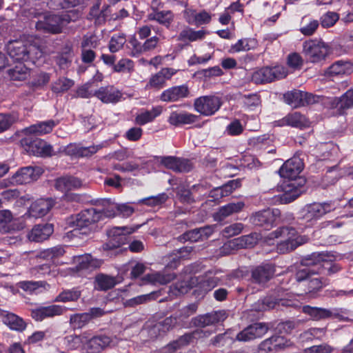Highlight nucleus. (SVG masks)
<instances>
[{
	"label": "nucleus",
	"instance_id": "37",
	"mask_svg": "<svg viewBox=\"0 0 353 353\" xmlns=\"http://www.w3.org/2000/svg\"><path fill=\"white\" fill-rule=\"evenodd\" d=\"M150 21H155L167 29H170L174 19V14L171 10H159L152 8V12L148 14Z\"/></svg>",
	"mask_w": 353,
	"mask_h": 353
},
{
	"label": "nucleus",
	"instance_id": "26",
	"mask_svg": "<svg viewBox=\"0 0 353 353\" xmlns=\"http://www.w3.org/2000/svg\"><path fill=\"white\" fill-rule=\"evenodd\" d=\"M279 126L289 125L293 128L303 129L310 126V121L306 117L299 112L288 114L283 119L276 121Z\"/></svg>",
	"mask_w": 353,
	"mask_h": 353
},
{
	"label": "nucleus",
	"instance_id": "18",
	"mask_svg": "<svg viewBox=\"0 0 353 353\" xmlns=\"http://www.w3.org/2000/svg\"><path fill=\"white\" fill-rule=\"evenodd\" d=\"M63 18L59 14L46 15L36 23L35 28L44 33L59 34L62 32Z\"/></svg>",
	"mask_w": 353,
	"mask_h": 353
},
{
	"label": "nucleus",
	"instance_id": "55",
	"mask_svg": "<svg viewBox=\"0 0 353 353\" xmlns=\"http://www.w3.org/2000/svg\"><path fill=\"white\" fill-rule=\"evenodd\" d=\"M126 42L125 37L123 34H114L111 37L108 48L112 53L119 51Z\"/></svg>",
	"mask_w": 353,
	"mask_h": 353
},
{
	"label": "nucleus",
	"instance_id": "15",
	"mask_svg": "<svg viewBox=\"0 0 353 353\" xmlns=\"http://www.w3.org/2000/svg\"><path fill=\"white\" fill-rule=\"evenodd\" d=\"M191 283L195 284V289L193 291L194 296L199 299H203L205 296L221 281V279L215 276L205 275L202 277H192Z\"/></svg>",
	"mask_w": 353,
	"mask_h": 353
},
{
	"label": "nucleus",
	"instance_id": "51",
	"mask_svg": "<svg viewBox=\"0 0 353 353\" xmlns=\"http://www.w3.org/2000/svg\"><path fill=\"white\" fill-rule=\"evenodd\" d=\"M210 332H204L201 329H196L193 332L185 333L183 335L181 336L178 339L179 343L182 345V346H185L189 345L192 341L195 339H198L201 337L203 335L209 336L210 335Z\"/></svg>",
	"mask_w": 353,
	"mask_h": 353
},
{
	"label": "nucleus",
	"instance_id": "29",
	"mask_svg": "<svg viewBox=\"0 0 353 353\" xmlns=\"http://www.w3.org/2000/svg\"><path fill=\"white\" fill-rule=\"evenodd\" d=\"M209 34L210 32L203 28L196 30L190 26H185L179 32L177 41L184 43L203 41Z\"/></svg>",
	"mask_w": 353,
	"mask_h": 353
},
{
	"label": "nucleus",
	"instance_id": "44",
	"mask_svg": "<svg viewBox=\"0 0 353 353\" xmlns=\"http://www.w3.org/2000/svg\"><path fill=\"white\" fill-rule=\"evenodd\" d=\"M353 71V65L349 61H337L332 64L327 69V74L330 76L347 75Z\"/></svg>",
	"mask_w": 353,
	"mask_h": 353
},
{
	"label": "nucleus",
	"instance_id": "11",
	"mask_svg": "<svg viewBox=\"0 0 353 353\" xmlns=\"http://www.w3.org/2000/svg\"><path fill=\"white\" fill-rule=\"evenodd\" d=\"M131 230L127 227H113L107 230L108 239L103 244L104 251H112L120 248L130 241Z\"/></svg>",
	"mask_w": 353,
	"mask_h": 353
},
{
	"label": "nucleus",
	"instance_id": "3",
	"mask_svg": "<svg viewBox=\"0 0 353 353\" xmlns=\"http://www.w3.org/2000/svg\"><path fill=\"white\" fill-rule=\"evenodd\" d=\"M325 256L322 253H312L308 259V261H311L309 265L296 272L298 279L303 280L312 273H319L327 277L341 270L342 268L339 264L325 259Z\"/></svg>",
	"mask_w": 353,
	"mask_h": 353
},
{
	"label": "nucleus",
	"instance_id": "45",
	"mask_svg": "<svg viewBox=\"0 0 353 353\" xmlns=\"http://www.w3.org/2000/svg\"><path fill=\"white\" fill-rule=\"evenodd\" d=\"M306 17H303L301 21V26L299 29L300 32L305 36L310 37L313 35L319 27L320 23L317 19L309 18L307 21Z\"/></svg>",
	"mask_w": 353,
	"mask_h": 353
},
{
	"label": "nucleus",
	"instance_id": "61",
	"mask_svg": "<svg viewBox=\"0 0 353 353\" xmlns=\"http://www.w3.org/2000/svg\"><path fill=\"white\" fill-rule=\"evenodd\" d=\"M65 251L63 245H59L50 248H48L41 252V255L43 258L54 259L62 256L65 254Z\"/></svg>",
	"mask_w": 353,
	"mask_h": 353
},
{
	"label": "nucleus",
	"instance_id": "36",
	"mask_svg": "<svg viewBox=\"0 0 353 353\" xmlns=\"http://www.w3.org/2000/svg\"><path fill=\"white\" fill-rule=\"evenodd\" d=\"M54 232V226L50 223L36 225L28 235L29 239L35 242H42L48 239Z\"/></svg>",
	"mask_w": 353,
	"mask_h": 353
},
{
	"label": "nucleus",
	"instance_id": "31",
	"mask_svg": "<svg viewBox=\"0 0 353 353\" xmlns=\"http://www.w3.org/2000/svg\"><path fill=\"white\" fill-rule=\"evenodd\" d=\"M261 307L260 310H267L276 308L281 309V307H288L291 305L292 301L288 299H281L279 297L276 291H272L261 300Z\"/></svg>",
	"mask_w": 353,
	"mask_h": 353
},
{
	"label": "nucleus",
	"instance_id": "39",
	"mask_svg": "<svg viewBox=\"0 0 353 353\" xmlns=\"http://www.w3.org/2000/svg\"><path fill=\"white\" fill-rule=\"evenodd\" d=\"M162 107L161 105L153 106L150 110L142 109L141 112L135 117V123L140 125H144L151 123L162 113Z\"/></svg>",
	"mask_w": 353,
	"mask_h": 353
},
{
	"label": "nucleus",
	"instance_id": "9",
	"mask_svg": "<svg viewBox=\"0 0 353 353\" xmlns=\"http://www.w3.org/2000/svg\"><path fill=\"white\" fill-rule=\"evenodd\" d=\"M20 143L30 155L47 157L52 154V146L41 139L26 135L20 140Z\"/></svg>",
	"mask_w": 353,
	"mask_h": 353
},
{
	"label": "nucleus",
	"instance_id": "25",
	"mask_svg": "<svg viewBox=\"0 0 353 353\" xmlns=\"http://www.w3.org/2000/svg\"><path fill=\"white\" fill-rule=\"evenodd\" d=\"M330 105L336 110L338 114H345L348 110L353 108V88L347 90L339 97H334Z\"/></svg>",
	"mask_w": 353,
	"mask_h": 353
},
{
	"label": "nucleus",
	"instance_id": "4",
	"mask_svg": "<svg viewBox=\"0 0 353 353\" xmlns=\"http://www.w3.org/2000/svg\"><path fill=\"white\" fill-rule=\"evenodd\" d=\"M336 205L333 201L314 202L307 204L303 210L300 224L305 228L314 226L324 215L336 210Z\"/></svg>",
	"mask_w": 353,
	"mask_h": 353
},
{
	"label": "nucleus",
	"instance_id": "13",
	"mask_svg": "<svg viewBox=\"0 0 353 353\" xmlns=\"http://www.w3.org/2000/svg\"><path fill=\"white\" fill-rule=\"evenodd\" d=\"M228 316L227 310H219L193 317L191 320V323L196 327L203 328L223 323L228 319Z\"/></svg>",
	"mask_w": 353,
	"mask_h": 353
},
{
	"label": "nucleus",
	"instance_id": "17",
	"mask_svg": "<svg viewBox=\"0 0 353 353\" xmlns=\"http://www.w3.org/2000/svg\"><path fill=\"white\" fill-rule=\"evenodd\" d=\"M43 173L39 166H26L19 168L12 176V180L17 184L23 185L37 181Z\"/></svg>",
	"mask_w": 353,
	"mask_h": 353
},
{
	"label": "nucleus",
	"instance_id": "52",
	"mask_svg": "<svg viewBox=\"0 0 353 353\" xmlns=\"http://www.w3.org/2000/svg\"><path fill=\"white\" fill-rule=\"evenodd\" d=\"M161 295V291H154L147 294H143L134 297L129 301L130 305L135 306L145 303L151 300H157Z\"/></svg>",
	"mask_w": 353,
	"mask_h": 353
},
{
	"label": "nucleus",
	"instance_id": "54",
	"mask_svg": "<svg viewBox=\"0 0 353 353\" xmlns=\"http://www.w3.org/2000/svg\"><path fill=\"white\" fill-rule=\"evenodd\" d=\"M192 285L194 284L190 280L189 281H179L170 286V291L175 296L185 294L193 288Z\"/></svg>",
	"mask_w": 353,
	"mask_h": 353
},
{
	"label": "nucleus",
	"instance_id": "47",
	"mask_svg": "<svg viewBox=\"0 0 353 353\" xmlns=\"http://www.w3.org/2000/svg\"><path fill=\"white\" fill-rule=\"evenodd\" d=\"M74 84L73 80L66 77H60L52 83V91L56 94L63 93L69 90Z\"/></svg>",
	"mask_w": 353,
	"mask_h": 353
},
{
	"label": "nucleus",
	"instance_id": "8",
	"mask_svg": "<svg viewBox=\"0 0 353 353\" xmlns=\"http://www.w3.org/2000/svg\"><path fill=\"white\" fill-rule=\"evenodd\" d=\"M303 52L307 61L312 63L324 61L329 54V46L324 41L310 39L303 43Z\"/></svg>",
	"mask_w": 353,
	"mask_h": 353
},
{
	"label": "nucleus",
	"instance_id": "2",
	"mask_svg": "<svg viewBox=\"0 0 353 353\" xmlns=\"http://www.w3.org/2000/svg\"><path fill=\"white\" fill-rule=\"evenodd\" d=\"M279 238L285 239L279 242L276 246V252L281 254L292 252L310 240L308 236L299 234L298 231L291 226L279 227L268 235V239L270 240Z\"/></svg>",
	"mask_w": 353,
	"mask_h": 353
},
{
	"label": "nucleus",
	"instance_id": "22",
	"mask_svg": "<svg viewBox=\"0 0 353 353\" xmlns=\"http://www.w3.org/2000/svg\"><path fill=\"white\" fill-rule=\"evenodd\" d=\"M177 70L171 68H163L158 72L151 76L145 85V89L159 90L166 85V81L170 80Z\"/></svg>",
	"mask_w": 353,
	"mask_h": 353
},
{
	"label": "nucleus",
	"instance_id": "35",
	"mask_svg": "<svg viewBox=\"0 0 353 353\" xmlns=\"http://www.w3.org/2000/svg\"><path fill=\"white\" fill-rule=\"evenodd\" d=\"M55 203L56 201L52 198H41L32 203L30 211L33 216L42 217L49 212Z\"/></svg>",
	"mask_w": 353,
	"mask_h": 353
},
{
	"label": "nucleus",
	"instance_id": "27",
	"mask_svg": "<svg viewBox=\"0 0 353 353\" xmlns=\"http://www.w3.org/2000/svg\"><path fill=\"white\" fill-rule=\"evenodd\" d=\"M244 207L245 203L243 201L229 203L219 208L212 215L213 219L216 222H222L227 217L241 212Z\"/></svg>",
	"mask_w": 353,
	"mask_h": 353
},
{
	"label": "nucleus",
	"instance_id": "24",
	"mask_svg": "<svg viewBox=\"0 0 353 353\" xmlns=\"http://www.w3.org/2000/svg\"><path fill=\"white\" fill-rule=\"evenodd\" d=\"M93 96L104 103H116L122 97L121 92L112 85L100 87Z\"/></svg>",
	"mask_w": 353,
	"mask_h": 353
},
{
	"label": "nucleus",
	"instance_id": "33",
	"mask_svg": "<svg viewBox=\"0 0 353 353\" xmlns=\"http://www.w3.org/2000/svg\"><path fill=\"white\" fill-rule=\"evenodd\" d=\"M0 318L12 330L21 332L26 327V323L22 318L9 311L0 309Z\"/></svg>",
	"mask_w": 353,
	"mask_h": 353
},
{
	"label": "nucleus",
	"instance_id": "59",
	"mask_svg": "<svg viewBox=\"0 0 353 353\" xmlns=\"http://www.w3.org/2000/svg\"><path fill=\"white\" fill-rule=\"evenodd\" d=\"M287 64L290 68L299 70L303 65V59L298 52H292L288 55Z\"/></svg>",
	"mask_w": 353,
	"mask_h": 353
},
{
	"label": "nucleus",
	"instance_id": "34",
	"mask_svg": "<svg viewBox=\"0 0 353 353\" xmlns=\"http://www.w3.org/2000/svg\"><path fill=\"white\" fill-rule=\"evenodd\" d=\"M200 119L199 115L194 114L188 112H178L176 111L171 112L168 117V122L175 127L192 124L198 121Z\"/></svg>",
	"mask_w": 353,
	"mask_h": 353
},
{
	"label": "nucleus",
	"instance_id": "1",
	"mask_svg": "<svg viewBox=\"0 0 353 353\" xmlns=\"http://www.w3.org/2000/svg\"><path fill=\"white\" fill-rule=\"evenodd\" d=\"M302 160L297 157L287 160L279 170L281 177L288 179L283 186V194L281 200L284 203L294 201L304 192L305 181L298 176L303 169Z\"/></svg>",
	"mask_w": 353,
	"mask_h": 353
},
{
	"label": "nucleus",
	"instance_id": "28",
	"mask_svg": "<svg viewBox=\"0 0 353 353\" xmlns=\"http://www.w3.org/2000/svg\"><path fill=\"white\" fill-rule=\"evenodd\" d=\"M335 311H336V310H335ZM302 312L310 316L314 321L326 319L332 316L341 319V315L337 312H333L330 310L326 308L312 307L309 305L303 306Z\"/></svg>",
	"mask_w": 353,
	"mask_h": 353
},
{
	"label": "nucleus",
	"instance_id": "58",
	"mask_svg": "<svg viewBox=\"0 0 353 353\" xmlns=\"http://www.w3.org/2000/svg\"><path fill=\"white\" fill-rule=\"evenodd\" d=\"M46 282L44 281H23L19 283V287L23 291L32 294L37 290L45 286Z\"/></svg>",
	"mask_w": 353,
	"mask_h": 353
},
{
	"label": "nucleus",
	"instance_id": "10",
	"mask_svg": "<svg viewBox=\"0 0 353 353\" xmlns=\"http://www.w3.org/2000/svg\"><path fill=\"white\" fill-rule=\"evenodd\" d=\"M287 75V69L283 65L265 66L255 70L252 79L256 84H265L283 79Z\"/></svg>",
	"mask_w": 353,
	"mask_h": 353
},
{
	"label": "nucleus",
	"instance_id": "19",
	"mask_svg": "<svg viewBox=\"0 0 353 353\" xmlns=\"http://www.w3.org/2000/svg\"><path fill=\"white\" fill-rule=\"evenodd\" d=\"M190 97V90L187 84L174 85L163 90L159 99L165 103L181 101Z\"/></svg>",
	"mask_w": 353,
	"mask_h": 353
},
{
	"label": "nucleus",
	"instance_id": "53",
	"mask_svg": "<svg viewBox=\"0 0 353 353\" xmlns=\"http://www.w3.org/2000/svg\"><path fill=\"white\" fill-rule=\"evenodd\" d=\"M28 70V68L19 62V65L8 70V74L12 80L22 81L26 79Z\"/></svg>",
	"mask_w": 353,
	"mask_h": 353
},
{
	"label": "nucleus",
	"instance_id": "63",
	"mask_svg": "<svg viewBox=\"0 0 353 353\" xmlns=\"http://www.w3.org/2000/svg\"><path fill=\"white\" fill-rule=\"evenodd\" d=\"M12 219V214L10 210H0V232H7L9 231V223Z\"/></svg>",
	"mask_w": 353,
	"mask_h": 353
},
{
	"label": "nucleus",
	"instance_id": "16",
	"mask_svg": "<svg viewBox=\"0 0 353 353\" xmlns=\"http://www.w3.org/2000/svg\"><path fill=\"white\" fill-rule=\"evenodd\" d=\"M268 331V327L263 323L251 324L238 333L235 332L236 341L249 342L258 338H261Z\"/></svg>",
	"mask_w": 353,
	"mask_h": 353
},
{
	"label": "nucleus",
	"instance_id": "30",
	"mask_svg": "<svg viewBox=\"0 0 353 353\" xmlns=\"http://www.w3.org/2000/svg\"><path fill=\"white\" fill-rule=\"evenodd\" d=\"M81 186V180L70 175L57 178L54 184L56 190L65 193L72 190L79 189Z\"/></svg>",
	"mask_w": 353,
	"mask_h": 353
},
{
	"label": "nucleus",
	"instance_id": "40",
	"mask_svg": "<svg viewBox=\"0 0 353 353\" xmlns=\"http://www.w3.org/2000/svg\"><path fill=\"white\" fill-rule=\"evenodd\" d=\"M241 186V179H232L228 181L226 183L223 185L221 187L215 188L211 191L210 194L212 197H214L216 199L222 198L231 194L234 190Z\"/></svg>",
	"mask_w": 353,
	"mask_h": 353
},
{
	"label": "nucleus",
	"instance_id": "7",
	"mask_svg": "<svg viewBox=\"0 0 353 353\" xmlns=\"http://www.w3.org/2000/svg\"><path fill=\"white\" fill-rule=\"evenodd\" d=\"M281 219V211L277 208H268L253 212L250 216V222L255 228L270 231L276 226Z\"/></svg>",
	"mask_w": 353,
	"mask_h": 353
},
{
	"label": "nucleus",
	"instance_id": "49",
	"mask_svg": "<svg viewBox=\"0 0 353 353\" xmlns=\"http://www.w3.org/2000/svg\"><path fill=\"white\" fill-rule=\"evenodd\" d=\"M81 296V292L76 288L62 291L56 296L54 301L66 303L68 301H76Z\"/></svg>",
	"mask_w": 353,
	"mask_h": 353
},
{
	"label": "nucleus",
	"instance_id": "38",
	"mask_svg": "<svg viewBox=\"0 0 353 353\" xmlns=\"http://www.w3.org/2000/svg\"><path fill=\"white\" fill-rule=\"evenodd\" d=\"M296 280L298 282H302L307 281V290L308 292H314L320 290L323 287L327 285L330 283L329 279L327 277L323 276L319 273L310 274L308 276L303 280H299L295 274Z\"/></svg>",
	"mask_w": 353,
	"mask_h": 353
},
{
	"label": "nucleus",
	"instance_id": "20",
	"mask_svg": "<svg viewBox=\"0 0 353 353\" xmlns=\"http://www.w3.org/2000/svg\"><path fill=\"white\" fill-rule=\"evenodd\" d=\"M161 163L175 172H189L194 168V163L188 159L174 156L162 157Z\"/></svg>",
	"mask_w": 353,
	"mask_h": 353
},
{
	"label": "nucleus",
	"instance_id": "64",
	"mask_svg": "<svg viewBox=\"0 0 353 353\" xmlns=\"http://www.w3.org/2000/svg\"><path fill=\"white\" fill-rule=\"evenodd\" d=\"M99 147L98 145H90L88 147H77L73 154L77 157H89L95 154Z\"/></svg>",
	"mask_w": 353,
	"mask_h": 353
},
{
	"label": "nucleus",
	"instance_id": "46",
	"mask_svg": "<svg viewBox=\"0 0 353 353\" xmlns=\"http://www.w3.org/2000/svg\"><path fill=\"white\" fill-rule=\"evenodd\" d=\"M116 285L114 277L105 274H99L95 279V288L97 290L106 291Z\"/></svg>",
	"mask_w": 353,
	"mask_h": 353
},
{
	"label": "nucleus",
	"instance_id": "56",
	"mask_svg": "<svg viewBox=\"0 0 353 353\" xmlns=\"http://www.w3.org/2000/svg\"><path fill=\"white\" fill-rule=\"evenodd\" d=\"M143 43L138 41V39L132 36L129 39L127 47L130 49V55L132 57H138L141 54L144 53Z\"/></svg>",
	"mask_w": 353,
	"mask_h": 353
},
{
	"label": "nucleus",
	"instance_id": "57",
	"mask_svg": "<svg viewBox=\"0 0 353 353\" xmlns=\"http://www.w3.org/2000/svg\"><path fill=\"white\" fill-rule=\"evenodd\" d=\"M339 19V14L335 12L328 11L324 14L320 19V24L323 28H331L334 26Z\"/></svg>",
	"mask_w": 353,
	"mask_h": 353
},
{
	"label": "nucleus",
	"instance_id": "43",
	"mask_svg": "<svg viewBox=\"0 0 353 353\" xmlns=\"http://www.w3.org/2000/svg\"><path fill=\"white\" fill-rule=\"evenodd\" d=\"M176 277V274L174 272H155L146 274L143 277V281L152 284L159 283L165 285L174 280Z\"/></svg>",
	"mask_w": 353,
	"mask_h": 353
},
{
	"label": "nucleus",
	"instance_id": "32",
	"mask_svg": "<svg viewBox=\"0 0 353 353\" xmlns=\"http://www.w3.org/2000/svg\"><path fill=\"white\" fill-rule=\"evenodd\" d=\"M59 124V121L50 119L39 121L23 130L25 135H44L50 133L53 128Z\"/></svg>",
	"mask_w": 353,
	"mask_h": 353
},
{
	"label": "nucleus",
	"instance_id": "48",
	"mask_svg": "<svg viewBox=\"0 0 353 353\" xmlns=\"http://www.w3.org/2000/svg\"><path fill=\"white\" fill-rule=\"evenodd\" d=\"M90 316L86 312L70 315V324L72 329H81L90 322Z\"/></svg>",
	"mask_w": 353,
	"mask_h": 353
},
{
	"label": "nucleus",
	"instance_id": "41",
	"mask_svg": "<svg viewBox=\"0 0 353 353\" xmlns=\"http://www.w3.org/2000/svg\"><path fill=\"white\" fill-rule=\"evenodd\" d=\"M111 342V338L106 335L94 336L88 341V349L92 353H98L107 347Z\"/></svg>",
	"mask_w": 353,
	"mask_h": 353
},
{
	"label": "nucleus",
	"instance_id": "6",
	"mask_svg": "<svg viewBox=\"0 0 353 353\" xmlns=\"http://www.w3.org/2000/svg\"><path fill=\"white\" fill-rule=\"evenodd\" d=\"M103 212L90 208L81 210L77 214L72 221L73 232L77 234L88 236L92 231V228L96 223L102 219Z\"/></svg>",
	"mask_w": 353,
	"mask_h": 353
},
{
	"label": "nucleus",
	"instance_id": "62",
	"mask_svg": "<svg viewBox=\"0 0 353 353\" xmlns=\"http://www.w3.org/2000/svg\"><path fill=\"white\" fill-rule=\"evenodd\" d=\"M176 323V319L172 316L166 317L162 321L157 323L154 330H157L159 332H161L163 333H166L172 329Z\"/></svg>",
	"mask_w": 353,
	"mask_h": 353
},
{
	"label": "nucleus",
	"instance_id": "42",
	"mask_svg": "<svg viewBox=\"0 0 353 353\" xmlns=\"http://www.w3.org/2000/svg\"><path fill=\"white\" fill-rule=\"evenodd\" d=\"M235 341V332L232 329H228L225 332L219 334L211 339V343L219 347H230Z\"/></svg>",
	"mask_w": 353,
	"mask_h": 353
},
{
	"label": "nucleus",
	"instance_id": "23",
	"mask_svg": "<svg viewBox=\"0 0 353 353\" xmlns=\"http://www.w3.org/2000/svg\"><path fill=\"white\" fill-rule=\"evenodd\" d=\"M65 307L59 305L41 306L30 310V316L36 321H42L45 319L52 318L63 314Z\"/></svg>",
	"mask_w": 353,
	"mask_h": 353
},
{
	"label": "nucleus",
	"instance_id": "60",
	"mask_svg": "<svg viewBox=\"0 0 353 353\" xmlns=\"http://www.w3.org/2000/svg\"><path fill=\"white\" fill-rule=\"evenodd\" d=\"M134 61L129 59H121L114 65L115 72H131L134 69Z\"/></svg>",
	"mask_w": 353,
	"mask_h": 353
},
{
	"label": "nucleus",
	"instance_id": "14",
	"mask_svg": "<svg viewBox=\"0 0 353 353\" xmlns=\"http://www.w3.org/2000/svg\"><path fill=\"white\" fill-rule=\"evenodd\" d=\"M293 345V343L283 336L272 335L258 345V353H276Z\"/></svg>",
	"mask_w": 353,
	"mask_h": 353
},
{
	"label": "nucleus",
	"instance_id": "12",
	"mask_svg": "<svg viewBox=\"0 0 353 353\" xmlns=\"http://www.w3.org/2000/svg\"><path fill=\"white\" fill-rule=\"evenodd\" d=\"M221 99L214 95H205L197 97L194 101V108L201 115H214L221 107Z\"/></svg>",
	"mask_w": 353,
	"mask_h": 353
},
{
	"label": "nucleus",
	"instance_id": "21",
	"mask_svg": "<svg viewBox=\"0 0 353 353\" xmlns=\"http://www.w3.org/2000/svg\"><path fill=\"white\" fill-rule=\"evenodd\" d=\"M275 265L270 263H262L251 270L252 282L256 284H264L268 282L275 273Z\"/></svg>",
	"mask_w": 353,
	"mask_h": 353
},
{
	"label": "nucleus",
	"instance_id": "50",
	"mask_svg": "<svg viewBox=\"0 0 353 353\" xmlns=\"http://www.w3.org/2000/svg\"><path fill=\"white\" fill-rule=\"evenodd\" d=\"M303 91L299 90H294L290 92H288L284 94L285 101L294 107H300L303 105Z\"/></svg>",
	"mask_w": 353,
	"mask_h": 353
},
{
	"label": "nucleus",
	"instance_id": "5",
	"mask_svg": "<svg viewBox=\"0 0 353 353\" xmlns=\"http://www.w3.org/2000/svg\"><path fill=\"white\" fill-rule=\"evenodd\" d=\"M6 50L8 55L14 61L34 63V59L39 58L42 51L36 46L27 45L23 41H10L6 45Z\"/></svg>",
	"mask_w": 353,
	"mask_h": 353
}]
</instances>
